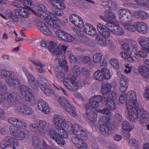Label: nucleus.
<instances>
[{"mask_svg": "<svg viewBox=\"0 0 149 149\" xmlns=\"http://www.w3.org/2000/svg\"><path fill=\"white\" fill-rule=\"evenodd\" d=\"M62 70H59L58 67H57L56 70L55 75L59 81H61L62 79H64V77L65 76L64 73L62 72Z\"/></svg>", "mask_w": 149, "mask_h": 149, "instance_id": "obj_42", "label": "nucleus"}, {"mask_svg": "<svg viewBox=\"0 0 149 149\" xmlns=\"http://www.w3.org/2000/svg\"><path fill=\"white\" fill-rule=\"evenodd\" d=\"M73 74L75 76H78L80 73V68L77 65L74 66L72 69Z\"/></svg>", "mask_w": 149, "mask_h": 149, "instance_id": "obj_51", "label": "nucleus"}, {"mask_svg": "<svg viewBox=\"0 0 149 149\" xmlns=\"http://www.w3.org/2000/svg\"><path fill=\"white\" fill-rule=\"evenodd\" d=\"M80 37H79L78 41L81 43L87 45L91 46L93 44V41H91L88 38L84 36V33L83 31H81L80 29H78L75 31Z\"/></svg>", "mask_w": 149, "mask_h": 149, "instance_id": "obj_17", "label": "nucleus"}, {"mask_svg": "<svg viewBox=\"0 0 149 149\" xmlns=\"http://www.w3.org/2000/svg\"><path fill=\"white\" fill-rule=\"evenodd\" d=\"M102 100H103L104 102H106L107 107L109 108L110 109L113 110L116 108L114 100L112 99H110L109 98H106L105 97H102Z\"/></svg>", "mask_w": 149, "mask_h": 149, "instance_id": "obj_29", "label": "nucleus"}, {"mask_svg": "<svg viewBox=\"0 0 149 149\" xmlns=\"http://www.w3.org/2000/svg\"><path fill=\"white\" fill-rule=\"evenodd\" d=\"M38 108L45 114H48L50 112V109L48 104L41 99L38 100Z\"/></svg>", "mask_w": 149, "mask_h": 149, "instance_id": "obj_20", "label": "nucleus"}, {"mask_svg": "<svg viewBox=\"0 0 149 149\" xmlns=\"http://www.w3.org/2000/svg\"><path fill=\"white\" fill-rule=\"evenodd\" d=\"M37 136H34L32 138V145L34 147V149H37Z\"/></svg>", "mask_w": 149, "mask_h": 149, "instance_id": "obj_64", "label": "nucleus"}, {"mask_svg": "<svg viewBox=\"0 0 149 149\" xmlns=\"http://www.w3.org/2000/svg\"><path fill=\"white\" fill-rule=\"evenodd\" d=\"M84 30L86 33L92 36H95L97 33L94 27L88 23L85 24Z\"/></svg>", "mask_w": 149, "mask_h": 149, "instance_id": "obj_25", "label": "nucleus"}, {"mask_svg": "<svg viewBox=\"0 0 149 149\" xmlns=\"http://www.w3.org/2000/svg\"><path fill=\"white\" fill-rule=\"evenodd\" d=\"M67 47L63 45H60L56 47L52 52L54 55L58 56L60 54H65L66 51Z\"/></svg>", "mask_w": 149, "mask_h": 149, "instance_id": "obj_27", "label": "nucleus"}, {"mask_svg": "<svg viewBox=\"0 0 149 149\" xmlns=\"http://www.w3.org/2000/svg\"><path fill=\"white\" fill-rule=\"evenodd\" d=\"M68 54L70 61L72 63H77V57L70 52H69Z\"/></svg>", "mask_w": 149, "mask_h": 149, "instance_id": "obj_52", "label": "nucleus"}, {"mask_svg": "<svg viewBox=\"0 0 149 149\" xmlns=\"http://www.w3.org/2000/svg\"><path fill=\"white\" fill-rule=\"evenodd\" d=\"M111 88V85L107 83L102 84L101 88V93L104 95H106L109 91Z\"/></svg>", "mask_w": 149, "mask_h": 149, "instance_id": "obj_35", "label": "nucleus"}, {"mask_svg": "<svg viewBox=\"0 0 149 149\" xmlns=\"http://www.w3.org/2000/svg\"><path fill=\"white\" fill-rule=\"evenodd\" d=\"M101 97L99 95L92 96L89 99V102L85 106L86 108V118L90 123L95 122L96 120L97 112L95 111V108L98 107L99 103L102 101Z\"/></svg>", "mask_w": 149, "mask_h": 149, "instance_id": "obj_4", "label": "nucleus"}, {"mask_svg": "<svg viewBox=\"0 0 149 149\" xmlns=\"http://www.w3.org/2000/svg\"><path fill=\"white\" fill-rule=\"evenodd\" d=\"M17 93L16 92L12 93L9 94L7 97V101L8 103L12 107H15L18 102L17 98Z\"/></svg>", "mask_w": 149, "mask_h": 149, "instance_id": "obj_23", "label": "nucleus"}, {"mask_svg": "<svg viewBox=\"0 0 149 149\" xmlns=\"http://www.w3.org/2000/svg\"><path fill=\"white\" fill-rule=\"evenodd\" d=\"M103 55L100 53L97 52L93 56V61L95 63H98L101 62Z\"/></svg>", "mask_w": 149, "mask_h": 149, "instance_id": "obj_39", "label": "nucleus"}, {"mask_svg": "<svg viewBox=\"0 0 149 149\" xmlns=\"http://www.w3.org/2000/svg\"><path fill=\"white\" fill-rule=\"evenodd\" d=\"M46 82V80L42 76H39L38 77V85L47 95H49L52 93V90L49 84Z\"/></svg>", "mask_w": 149, "mask_h": 149, "instance_id": "obj_11", "label": "nucleus"}, {"mask_svg": "<svg viewBox=\"0 0 149 149\" xmlns=\"http://www.w3.org/2000/svg\"><path fill=\"white\" fill-rule=\"evenodd\" d=\"M63 83L65 87L72 92L77 91L78 87L81 86L82 85L81 80H77L75 77L72 75H70L64 78Z\"/></svg>", "mask_w": 149, "mask_h": 149, "instance_id": "obj_6", "label": "nucleus"}, {"mask_svg": "<svg viewBox=\"0 0 149 149\" xmlns=\"http://www.w3.org/2000/svg\"><path fill=\"white\" fill-rule=\"evenodd\" d=\"M8 85L12 87H14L15 88L16 86H19L20 85V82L19 80L17 78H14L13 77V79L10 80V83H8Z\"/></svg>", "mask_w": 149, "mask_h": 149, "instance_id": "obj_43", "label": "nucleus"}, {"mask_svg": "<svg viewBox=\"0 0 149 149\" xmlns=\"http://www.w3.org/2000/svg\"><path fill=\"white\" fill-rule=\"evenodd\" d=\"M138 46V44L135 42H134L132 45L130 46L127 43L123 44L121 46L123 51L120 53L122 58L130 62H135V60L131 56V54L132 52L134 53L136 52Z\"/></svg>", "mask_w": 149, "mask_h": 149, "instance_id": "obj_5", "label": "nucleus"}, {"mask_svg": "<svg viewBox=\"0 0 149 149\" xmlns=\"http://www.w3.org/2000/svg\"><path fill=\"white\" fill-rule=\"evenodd\" d=\"M33 113V111L31 108L29 107L26 106L25 108L24 109L22 113L26 115H30Z\"/></svg>", "mask_w": 149, "mask_h": 149, "instance_id": "obj_59", "label": "nucleus"}, {"mask_svg": "<svg viewBox=\"0 0 149 149\" xmlns=\"http://www.w3.org/2000/svg\"><path fill=\"white\" fill-rule=\"evenodd\" d=\"M139 72L142 76L146 79L149 78V69L145 66L139 68Z\"/></svg>", "mask_w": 149, "mask_h": 149, "instance_id": "obj_34", "label": "nucleus"}, {"mask_svg": "<svg viewBox=\"0 0 149 149\" xmlns=\"http://www.w3.org/2000/svg\"><path fill=\"white\" fill-rule=\"evenodd\" d=\"M70 21L73 23L76 26L79 28H82L84 25V23L81 18L77 15L73 14L69 16Z\"/></svg>", "mask_w": 149, "mask_h": 149, "instance_id": "obj_21", "label": "nucleus"}, {"mask_svg": "<svg viewBox=\"0 0 149 149\" xmlns=\"http://www.w3.org/2000/svg\"><path fill=\"white\" fill-rule=\"evenodd\" d=\"M52 3L53 6L56 8L58 9H64L66 6L62 1L64 0H49Z\"/></svg>", "mask_w": 149, "mask_h": 149, "instance_id": "obj_30", "label": "nucleus"}, {"mask_svg": "<svg viewBox=\"0 0 149 149\" xmlns=\"http://www.w3.org/2000/svg\"><path fill=\"white\" fill-rule=\"evenodd\" d=\"M93 78L97 80L102 81L103 79V76L102 70H97L94 73Z\"/></svg>", "mask_w": 149, "mask_h": 149, "instance_id": "obj_38", "label": "nucleus"}, {"mask_svg": "<svg viewBox=\"0 0 149 149\" xmlns=\"http://www.w3.org/2000/svg\"><path fill=\"white\" fill-rule=\"evenodd\" d=\"M64 54H61L57 56L55 60L56 62H58L59 63V66L57 67H58L59 70H63V68H64L65 71H67L68 70V67L66 65L67 62L65 59Z\"/></svg>", "mask_w": 149, "mask_h": 149, "instance_id": "obj_15", "label": "nucleus"}, {"mask_svg": "<svg viewBox=\"0 0 149 149\" xmlns=\"http://www.w3.org/2000/svg\"><path fill=\"white\" fill-rule=\"evenodd\" d=\"M103 76V79H105L108 80L110 77V74L109 70L106 68H102L101 69Z\"/></svg>", "mask_w": 149, "mask_h": 149, "instance_id": "obj_45", "label": "nucleus"}, {"mask_svg": "<svg viewBox=\"0 0 149 149\" xmlns=\"http://www.w3.org/2000/svg\"><path fill=\"white\" fill-rule=\"evenodd\" d=\"M138 41L143 48L139 52L138 54L141 57L146 58L149 50V39L146 37H141L138 38Z\"/></svg>", "mask_w": 149, "mask_h": 149, "instance_id": "obj_8", "label": "nucleus"}, {"mask_svg": "<svg viewBox=\"0 0 149 149\" xmlns=\"http://www.w3.org/2000/svg\"><path fill=\"white\" fill-rule=\"evenodd\" d=\"M136 31L141 34L146 33L148 30V27L147 24L142 22H138L134 23Z\"/></svg>", "mask_w": 149, "mask_h": 149, "instance_id": "obj_18", "label": "nucleus"}, {"mask_svg": "<svg viewBox=\"0 0 149 149\" xmlns=\"http://www.w3.org/2000/svg\"><path fill=\"white\" fill-rule=\"evenodd\" d=\"M19 90L23 97L31 102L33 100L34 97L31 89L28 87L24 85L21 86Z\"/></svg>", "mask_w": 149, "mask_h": 149, "instance_id": "obj_12", "label": "nucleus"}, {"mask_svg": "<svg viewBox=\"0 0 149 149\" xmlns=\"http://www.w3.org/2000/svg\"><path fill=\"white\" fill-rule=\"evenodd\" d=\"M110 119L108 117L105 116H102L100 119L99 123L100 124L107 125L109 122Z\"/></svg>", "mask_w": 149, "mask_h": 149, "instance_id": "obj_47", "label": "nucleus"}, {"mask_svg": "<svg viewBox=\"0 0 149 149\" xmlns=\"http://www.w3.org/2000/svg\"><path fill=\"white\" fill-rule=\"evenodd\" d=\"M15 11L16 15L24 18H28L31 13L30 9L26 7H22L15 9Z\"/></svg>", "mask_w": 149, "mask_h": 149, "instance_id": "obj_22", "label": "nucleus"}, {"mask_svg": "<svg viewBox=\"0 0 149 149\" xmlns=\"http://www.w3.org/2000/svg\"><path fill=\"white\" fill-rule=\"evenodd\" d=\"M57 45L56 43L52 41L50 42L48 46L49 50L52 52L56 48V47L57 46Z\"/></svg>", "mask_w": 149, "mask_h": 149, "instance_id": "obj_58", "label": "nucleus"}, {"mask_svg": "<svg viewBox=\"0 0 149 149\" xmlns=\"http://www.w3.org/2000/svg\"><path fill=\"white\" fill-rule=\"evenodd\" d=\"M104 15H100V18L103 21L109 23L111 19H114L116 18L115 14L113 12L109 9L107 10L104 12Z\"/></svg>", "mask_w": 149, "mask_h": 149, "instance_id": "obj_19", "label": "nucleus"}, {"mask_svg": "<svg viewBox=\"0 0 149 149\" xmlns=\"http://www.w3.org/2000/svg\"><path fill=\"white\" fill-rule=\"evenodd\" d=\"M99 129L101 133L106 136H109L111 133V131L107 125H101L99 127Z\"/></svg>", "mask_w": 149, "mask_h": 149, "instance_id": "obj_31", "label": "nucleus"}, {"mask_svg": "<svg viewBox=\"0 0 149 149\" xmlns=\"http://www.w3.org/2000/svg\"><path fill=\"white\" fill-rule=\"evenodd\" d=\"M6 140L9 143L17 146L19 143L17 140L14 137L11 136H7L5 138Z\"/></svg>", "mask_w": 149, "mask_h": 149, "instance_id": "obj_41", "label": "nucleus"}, {"mask_svg": "<svg viewBox=\"0 0 149 149\" xmlns=\"http://www.w3.org/2000/svg\"><path fill=\"white\" fill-rule=\"evenodd\" d=\"M65 38L63 40H65L68 42H71L74 40V38L70 34L66 33L65 35Z\"/></svg>", "mask_w": 149, "mask_h": 149, "instance_id": "obj_56", "label": "nucleus"}, {"mask_svg": "<svg viewBox=\"0 0 149 149\" xmlns=\"http://www.w3.org/2000/svg\"><path fill=\"white\" fill-rule=\"evenodd\" d=\"M133 0H132L131 1H129L126 3L128 5L126 6H127L128 5V2L132 1ZM135 2L139 6H140L141 7H145L146 5V3L147 1L148 0H134Z\"/></svg>", "mask_w": 149, "mask_h": 149, "instance_id": "obj_55", "label": "nucleus"}, {"mask_svg": "<svg viewBox=\"0 0 149 149\" xmlns=\"http://www.w3.org/2000/svg\"><path fill=\"white\" fill-rule=\"evenodd\" d=\"M128 80L126 77H123L120 79V85L123 86H128Z\"/></svg>", "mask_w": 149, "mask_h": 149, "instance_id": "obj_61", "label": "nucleus"}, {"mask_svg": "<svg viewBox=\"0 0 149 149\" xmlns=\"http://www.w3.org/2000/svg\"><path fill=\"white\" fill-rule=\"evenodd\" d=\"M117 97V95L114 91H111L107 95V98H109L110 99H112L114 100L116 99Z\"/></svg>", "mask_w": 149, "mask_h": 149, "instance_id": "obj_63", "label": "nucleus"}, {"mask_svg": "<svg viewBox=\"0 0 149 149\" xmlns=\"http://www.w3.org/2000/svg\"><path fill=\"white\" fill-rule=\"evenodd\" d=\"M54 15L53 14L48 12V13L46 14L42 19L51 27L56 29L59 28L60 26L59 24L53 19L54 18Z\"/></svg>", "mask_w": 149, "mask_h": 149, "instance_id": "obj_13", "label": "nucleus"}, {"mask_svg": "<svg viewBox=\"0 0 149 149\" xmlns=\"http://www.w3.org/2000/svg\"><path fill=\"white\" fill-rule=\"evenodd\" d=\"M101 4L104 7H108L111 10L113 11L116 10L117 8L116 2L111 0L107 1H103L101 3Z\"/></svg>", "mask_w": 149, "mask_h": 149, "instance_id": "obj_26", "label": "nucleus"}, {"mask_svg": "<svg viewBox=\"0 0 149 149\" xmlns=\"http://www.w3.org/2000/svg\"><path fill=\"white\" fill-rule=\"evenodd\" d=\"M66 33L61 30H57L55 31V33L56 36L62 40L65 38V36Z\"/></svg>", "mask_w": 149, "mask_h": 149, "instance_id": "obj_49", "label": "nucleus"}, {"mask_svg": "<svg viewBox=\"0 0 149 149\" xmlns=\"http://www.w3.org/2000/svg\"><path fill=\"white\" fill-rule=\"evenodd\" d=\"M133 15L136 18L140 20H145L149 17L148 13L143 11H137L134 12Z\"/></svg>", "mask_w": 149, "mask_h": 149, "instance_id": "obj_28", "label": "nucleus"}, {"mask_svg": "<svg viewBox=\"0 0 149 149\" xmlns=\"http://www.w3.org/2000/svg\"><path fill=\"white\" fill-rule=\"evenodd\" d=\"M106 26L111 30V33L115 35L122 36L125 33L124 29L120 27L118 24L114 21L106 24Z\"/></svg>", "mask_w": 149, "mask_h": 149, "instance_id": "obj_9", "label": "nucleus"}, {"mask_svg": "<svg viewBox=\"0 0 149 149\" xmlns=\"http://www.w3.org/2000/svg\"><path fill=\"white\" fill-rule=\"evenodd\" d=\"M126 96L125 111L128 115V120L132 122L138 120L141 125L146 126L149 122V113L143 108L137 109L138 104L136 93L130 91Z\"/></svg>", "mask_w": 149, "mask_h": 149, "instance_id": "obj_1", "label": "nucleus"}, {"mask_svg": "<svg viewBox=\"0 0 149 149\" xmlns=\"http://www.w3.org/2000/svg\"><path fill=\"white\" fill-rule=\"evenodd\" d=\"M117 13L118 16L121 22H130L132 20V14L130 10L127 9H120L118 10Z\"/></svg>", "mask_w": 149, "mask_h": 149, "instance_id": "obj_10", "label": "nucleus"}, {"mask_svg": "<svg viewBox=\"0 0 149 149\" xmlns=\"http://www.w3.org/2000/svg\"><path fill=\"white\" fill-rule=\"evenodd\" d=\"M111 65L114 68L118 69L119 68V64L117 59L115 58H111L110 61Z\"/></svg>", "mask_w": 149, "mask_h": 149, "instance_id": "obj_48", "label": "nucleus"}, {"mask_svg": "<svg viewBox=\"0 0 149 149\" xmlns=\"http://www.w3.org/2000/svg\"><path fill=\"white\" fill-rule=\"evenodd\" d=\"M122 127L124 130L130 132L134 128V127L131 125L128 121L125 120L122 123Z\"/></svg>", "mask_w": 149, "mask_h": 149, "instance_id": "obj_36", "label": "nucleus"}, {"mask_svg": "<svg viewBox=\"0 0 149 149\" xmlns=\"http://www.w3.org/2000/svg\"><path fill=\"white\" fill-rule=\"evenodd\" d=\"M26 105L22 102H18L16 104V107L18 111L22 113L24 109L25 108Z\"/></svg>", "mask_w": 149, "mask_h": 149, "instance_id": "obj_53", "label": "nucleus"}, {"mask_svg": "<svg viewBox=\"0 0 149 149\" xmlns=\"http://www.w3.org/2000/svg\"><path fill=\"white\" fill-rule=\"evenodd\" d=\"M58 100L61 105L71 115L74 117L77 116V113L74 107L65 97L60 96Z\"/></svg>", "mask_w": 149, "mask_h": 149, "instance_id": "obj_7", "label": "nucleus"}, {"mask_svg": "<svg viewBox=\"0 0 149 149\" xmlns=\"http://www.w3.org/2000/svg\"><path fill=\"white\" fill-rule=\"evenodd\" d=\"M39 126H38V130H39V133L42 134L44 133L43 131L47 130L49 127V125L46 121L41 120L39 122Z\"/></svg>", "mask_w": 149, "mask_h": 149, "instance_id": "obj_32", "label": "nucleus"}, {"mask_svg": "<svg viewBox=\"0 0 149 149\" xmlns=\"http://www.w3.org/2000/svg\"><path fill=\"white\" fill-rule=\"evenodd\" d=\"M53 125L58 131L52 129L49 130L48 134L58 145H64L65 142L63 138H66L68 134L65 130L68 131L71 129V123L60 115L55 114L52 118Z\"/></svg>", "mask_w": 149, "mask_h": 149, "instance_id": "obj_2", "label": "nucleus"}, {"mask_svg": "<svg viewBox=\"0 0 149 149\" xmlns=\"http://www.w3.org/2000/svg\"><path fill=\"white\" fill-rule=\"evenodd\" d=\"M46 10L47 8L45 6L42 4H39L38 6V16H39L42 18L44 16L49 12Z\"/></svg>", "mask_w": 149, "mask_h": 149, "instance_id": "obj_33", "label": "nucleus"}, {"mask_svg": "<svg viewBox=\"0 0 149 149\" xmlns=\"http://www.w3.org/2000/svg\"><path fill=\"white\" fill-rule=\"evenodd\" d=\"M97 112L102 113V114L107 115L109 116L110 114V111L107 108H105L102 109H98L96 110Z\"/></svg>", "mask_w": 149, "mask_h": 149, "instance_id": "obj_62", "label": "nucleus"}, {"mask_svg": "<svg viewBox=\"0 0 149 149\" xmlns=\"http://www.w3.org/2000/svg\"><path fill=\"white\" fill-rule=\"evenodd\" d=\"M70 134H74L71 138L72 141L75 146L81 149H87L88 146L86 142L84 141L88 138V132L86 129L77 124L72 125L71 129L68 131Z\"/></svg>", "mask_w": 149, "mask_h": 149, "instance_id": "obj_3", "label": "nucleus"}, {"mask_svg": "<svg viewBox=\"0 0 149 149\" xmlns=\"http://www.w3.org/2000/svg\"><path fill=\"white\" fill-rule=\"evenodd\" d=\"M103 38L100 35H97L95 40L97 44L100 45L104 46L107 44V40Z\"/></svg>", "mask_w": 149, "mask_h": 149, "instance_id": "obj_37", "label": "nucleus"}, {"mask_svg": "<svg viewBox=\"0 0 149 149\" xmlns=\"http://www.w3.org/2000/svg\"><path fill=\"white\" fill-rule=\"evenodd\" d=\"M38 29L42 33L47 36H51L52 34L51 31L42 22L38 21Z\"/></svg>", "mask_w": 149, "mask_h": 149, "instance_id": "obj_24", "label": "nucleus"}, {"mask_svg": "<svg viewBox=\"0 0 149 149\" xmlns=\"http://www.w3.org/2000/svg\"><path fill=\"white\" fill-rule=\"evenodd\" d=\"M9 129L11 134L15 137L17 135L19 130V128L15 125L10 126Z\"/></svg>", "mask_w": 149, "mask_h": 149, "instance_id": "obj_44", "label": "nucleus"}, {"mask_svg": "<svg viewBox=\"0 0 149 149\" xmlns=\"http://www.w3.org/2000/svg\"><path fill=\"white\" fill-rule=\"evenodd\" d=\"M125 69L124 72L126 74L130 73L131 72L132 69V66L129 64L125 65Z\"/></svg>", "mask_w": 149, "mask_h": 149, "instance_id": "obj_60", "label": "nucleus"}, {"mask_svg": "<svg viewBox=\"0 0 149 149\" xmlns=\"http://www.w3.org/2000/svg\"><path fill=\"white\" fill-rule=\"evenodd\" d=\"M15 74L13 72L10 71L6 70L5 77L6 82L7 83H10V80L13 79V78Z\"/></svg>", "mask_w": 149, "mask_h": 149, "instance_id": "obj_40", "label": "nucleus"}, {"mask_svg": "<svg viewBox=\"0 0 149 149\" xmlns=\"http://www.w3.org/2000/svg\"><path fill=\"white\" fill-rule=\"evenodd\" d=\"M15 125H16L18 128L19 127L25 129L26 127V123L19 119H17Z\"/></svg>", "mask_w": 149, "mask_h": 149, "instance_id": "obj_50", "label": "nucleus"}, {"mask_svg": "<svg viewBox=\"0 0 149 149\" xmlns=\"http://www.w3.org/2000/svg\"><path fill=\"white\" fill-rule=\"evenodd\" d=\"M25 131H19L18 134L15 137L19 140H21L24 139L25 137Z\"/></svg>", "mask_w": 149, "mask_h": 149, "instance_id": "obj_54", "label": "nucleus"}, {"mask_svg": "<svg viewBox=\"0 0 149 149\" xmlns=\"http://www.w3.org/2000/svg\"><path fill=\"white\" fill-rule=\"evenodd\" d=\"M124 27L125 29L129 31L133 32L136 31L134 23L132 25L131 23H126L124 24Z\"/></svg>", "mask_w": 149, "mask_h": 149, "instance_id": "obj_46", "label": "nucleus"}, {"mask_svg": "<svg viewBox=\"0 0 149 149\" xmlns=\"http://www.w3.org/2000/svg\"><path fill=\"white\" fill-rule=\"evenodd\" d=\"M22 70L24 73L30 85L34 89H37V82L35 78L32 74L26 68L24 67L22 68Z\"/></svg>", "mask_w": 149, "mask_h": 149, "instance_id": "obj_14", "label": "nucleus"}, {"mask_svg": "<svg viewBox=\"0 0 149 149\" xmlns=\"http://www.w3.org/2000/svg\"><path fill=\"white\" fill-rule=\"evenodd\" d=\"M45 65L43 64L40 62H38V72L41 73H44L45 70L44 69Z\"/></svg>", "mask_w": 149, "mask_h": 149, "instance_id": "obj_57", "label": "nucleus"}, {"mask_svg": "<svg viewBox=\"0 0 149 149\" xmlns=\"http://www.w3.org/2000/svg\"><path fill=\"white\" fill-rule=\"evenodd\" d=\"M97 28L101 36L104 38H108L110 36L111 30L107 27L106 24L104 26L102 24L99 23L97 24Z\"/></svg>", "mask_w": 149, "mask_h": 149, "instance_id": "obj_16", "label": "nucleus"}]
</instances>
